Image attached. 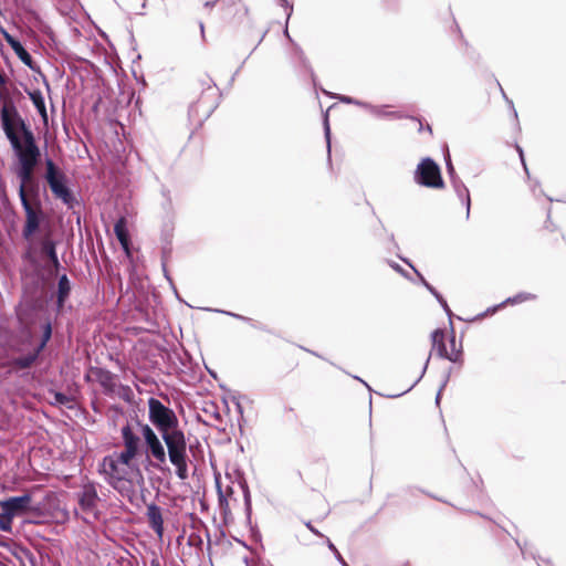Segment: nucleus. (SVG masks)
Here are the masks:
<instances>
[{
	"instance_id": "1",
	"label": "nucleus",
	"mask_w": 566,
	"mask_h": 566,
	"mask_svg": "<svg viewBox=\"0 0 566 566\" xmlns=\"http://www.w3.org/2000/svg\"><path fill=\"white\" fill-rule=\"evenodd\" d=\"M147 405L148 420L160 433L168 448V459L176 468L177 476L180 480L187 479V442L185 433L178 428L179 420L177 415L157 398L150 397Z\"/></svg>"
},
{
	"instance_id": "2",
	"label": "nucleus",
	"mask_w": 566,
	"mask_h": 566,
	"mask_svg": "<svg viewBox=\"0 0 566 566\" xmlns=\"http://www.w3.org/2000/svg\"><path fill=\"white\" fill-rule=\"evenodd\" d=\"M2 128L14 150L19 165L35 167L40 158V149L35 144L33 133L27 127L24 120L6 107L1 111Z\"/></svg>"
},
{
	"instance_id": "3",
	"label": "nucleus",
	"mask_w": 566,
	"mask_h": 566,
	"mask_svg": "<svg viewBox=\"0 0 566 566\" xmlns=\"http://www.w3.org/2000/svg\"><path fill=\"white\" fill-rule=\"evenodd\" d=\"M139 431L144 440L145 454L153 468L163 470L167 462L168 450L157 432L148 424L138 422Z\"/></svg>"
},
{
	"instance_id": "4",
	"label": "nucleus",
	"mask_w": 566,
	"mask_h": 566,
	"mask_svg": "<svg viewBox=\"0 0 566 566\" xmlns=\"http://www.w3.org/2000/svg\"><path fill=\"white\" fill-rule=\"evenodd\" d=\"M98 473L115 490H120L124 483L134 480L112 453L102 459L98 464Z\"/></svg>"
},
{
	"instance_id": "5",
	"label": "nucleus",
	"mask_w": 566,
	"mask_h": 566,
	"mask_svg": "<svg viewBox=\"0 0 566 566\" xmlns=\"http://www.w3.org/2000/svg\"><path fill=\"white\" fill-rule=\"evenodd\" d=\"M46 174L45 179L50 189L56 199H60L69 208L74 206V197L65 185V177L60 172L51 159H46Z\"/></svg>"
},
{
	"instance_id": "6",
	"label": "nucleus",
	"mask_w": 566,
	"mask_h": 566,
	"mask_svg": "<svg viewBox=\"0 0 566 566\" xmlns=\"http://www.w3.org/2000/svg\"><path fill=\"white\" fill-rule=\"evenodd\" d=\"M415 181L427 188H443L440 167L429 157L423 158L415 171Z\"/></svg>"
},
{
	"instance_id": "7",
	"label": "nucleus",
	"mask_w": 566,
	"mask_h": 566,
	"mask_svg": "<svg viewBox=\"0 0 566 566\" xmlns=\"http://www.w3.org/2000/svg\"><path fill=\"white\" fill-rule=\"evenodd\" d=\"M20 201L25 214L22 237L25 240H30L40 230L41 223L45 220L46 216L42 203H36V206H34L25 198L20 199Z\"/></svg>"
},
{
	"instance_id": "8",
	"label": "nucleus",
	"mask_w": 566,
	"mask_h": 566,
	"mask_svg": "<svg viewBox=\"0 0 566 566\" xmlns=\"http://www.w3.org/2000/svg\"><path fill=\"white\" fill-rule=\"evenodd\" d=\"M77 501L85 522L97 518V505L99 496L95 483H84L77 493Z\"/></svg>"
},
{
	"instance_id": "9",
	"label": "nucleus",
	"mask_w": 566,
	"mask_h": 566,
	"mask_svg": "<svg viewBox=\"0 0 566 566\" xmlns=\"http://www.w3.org/2000/svg\"><path fill=\"white\" fill-rule=\"evenodd\" d=\"M30 504L31 496L29 494H24L1 501L0 507L3 512L14 517L27 513L30 510Z\"/></svg>"
},
{
	"instance_id": "10",
	"label": "nucleus",
	"mask_w": 566,
	"mask_h": 566,
	"mask_svg": "<svg viewBox=\"0 0 566 566\" xmlns=\"http://www.w3.org/2000/svg\"><path fill=\"white\" fill-rule=\"evenodd\" d=\"M120 436L123 441V450L130 451L140 455L142 439L139 434L134 432L129 423H126L122 427Z\"/></svg>"
},
{
	"instance_id": "11",
	"label": "nucleus",
	"mask_w": 566,
	"mask_h": 566,
	"mask_svg": "<svg viewBox=\"0 0 566 566\" xmlns=\"http://www.w3.org/2000/svg\"><path fill=\"white\" fill-rule=\"evenodd\" d=\"M112 454L117 459L119 464L124 467V469L133 476V479L135 476L140 475V469L137 463V458L139 457V454L126 450L113 452Z\"/></svg>"
},
{
	"instance_id": "12",
	"label": "nucleus",
	"mask_w": 566,
	"mask_h": 566,
	"mask_svg": "<svg viewBox=\"0 0 566 566\" xmlns=\"http://www.w3.org/2000/svg\"><path fill=\"white\" fill-rule=\"evenodd\" d=\"M432 340V349L437 352V354L450 361H458L460 358V352L449 353L444 343V333L441 329H436L431 334Z\"/></svg>"
},
{
	"instance_id": "13",
	"label": "nucleus",
	"mask_w": 566,
	"mask_h": 566,
	"mask_svg": "<svg viewBox=\"0 0 566 566\" xmlns=\"http://www.w3.org/2000/svg\"><path fill=\"white\" fill-rule=\"evenodd\" d=\"M146 516L150 528L157 534L159 538L164 535V518L161 509L155 503L147 504Z\"/></svg>"
},
{
	"instance_id": "14",
	"label": "nucleus",
	"mask_w": 566,
	"mask_h": 566,
	"mask_svg": "<svg viewBox=\"0 0 566 566\" xmlns=\"http://www.w3.org/2000/svg\"><path fill=\"white\" fill-rule=\"evenodd\" d=\"M0 31L7 41V43L11 46L17 56L21 60L23 64L29 67H32V56L30 53L23 48L20 41L14 39L6 29L0 25Z\"/></svg>"
},
{
	"instance_id": "15",
	"label": "nucleus",
	"mask_w": 566,
	"mask_h": 566,
	"mask_svg": "<svg viewBox=\"0 0 566 566\" xmlns=\"http://www.w3.org/2000/svg\"><path fill=\"white\" fill-rule=\"evenodd\" d=\"M34 168L35 167H31L29 165H19L18 168L15 169V175H17V178L19 179L20 184H19V188H18V193H19V198L22 199V198H25V191H27V187H28V184L34 181Z\"/></svg>"
},
{
	"instance_id": "16",
	"label": "nucleus",
	"mask_w": 566,
	"mask_h": 566,
	"mask_svg": "<svg viewBox=\"0 0 566 566\" xmlns=\"http://www.w3.org/2000/svg\"><path fill=\"white\" fill-rule=\"evenodd\" d=\"M366 111L376 118L401 119L403 114L398 111H389L387 105H366Z\"/></svg>"
},
{
	"instance_id": "17",
	"label": "nucleus",
	"mask_w": 566,
	"mask_h": 566,
	"mask_svg": "<svg viewBox=\"0 0 566 566\" xmlns=\"http://www.w3.org/2000/svg\"><path fill=\"white\" fill-rule=\"evenodd\" d=\"M56 243L55 241L49 235L45 234L41 241H40V249L41 253L48 256V259L51 261V263L57 268L60 265L59 258L56 254Z\"/></svg>"
},
{
	"instance_id": "18",
	"label": "nucleus",
	"mask_w": 566,
	"mask_h": 566,
	"mask_svg": "<svg viewBox=\"0 0 566 566\" xmlns=\"http://www.w3.org/2000/svg\"><path fill=\"white\" fill-rule=\"evenodd\" d=\"M451 184H452V187H453L458 198L461 200V202L465 207L467 219H468L470 217V208H471V198H470L469 189L461 181V179L459 177H452Z\"/></svg>"
},
{
	"instance_id": "19",
	"label": "nucleus",
	"mask_w": 566,
	"mask_h": 566,
	"mask_svg": "<svg viewBox=\"0 0 566 566\" xmlns=\"http://www.w3.org/2000/svg\"><path fill=\"white\" fill-rule=\"evenodd\" d=\"M536 297L537 296L535 294H533V293L521 292V293H517L514 296L507 297L501 304L488 308L486 314H493L499 308H501V307H503L505 305H515V304H520V303L527 302V301H534V300H536Z\"/></svg>"
},
{
	"instance_id": "20",
	"label": "nucleus",
	"mask_w": 566,
	"mask_h": 566,
	"mask_svg": "<svg viewBox=\"0 0 566 566\" xmlns=\"http://www.w3.org/2000/svg\"><path fill=\"white\" fill-rule=\"evenodd\" d=\"M95 376L106 392H113L116 388L115 376L106 369H97Z\"/></svg>"
},
{
	"instance_id": "21",
	"label": "nucleus",
	"mask_w": 566,
	"mask_h": 566,
	"mask_svg": "<svg viewBox=\"0 0 566 566\" xmlns=\"http://www.w3.org/2000/svg\"><path fill=\"white\" fill-rule=\"evenodd\" d=\"M114 232L122 244L123 249L128 252V232L126 229V221L124 218H120L114 226Z\"/></svg>"
},
{
	"instance_id": "22",
	"label": "nucleus",
	"mask_w": 566,
	"mask_h": 566,
	"mask_svg": "<svg viewBox=\"0 0 566 566\" xmlns=\"http://www.w3.org/2000/svg\"><path fill=\"white\" fill-rule=\"evenodd\" d=\"M43 348V344H41L39 346V348L36 350H34L33 353H29L28 355L25 356H22V357H19V358H15L13 361H12V366L14 368H18V369H25V368H29L38 358L39 356V352Z\"/></svg>"
},
{
	"instance_id": "23",
	"label": "nucleus",
	"mask_w": 566,
	"mask_h": 566,
	"mask_svg": "<svg viewBox=\"0 0 566 566\" xmlns=\"http://www.w3.org/2000/svg\"><path fill=\"white\" fill-rule=\"evenodd\" d=\"M25 199L34 206H36V203H42L40 199V186L36 180L28 184Z\"/></svg>"
},
{
	"instance_id": "24",
	"label": "nucleus",
	"mask_w": 566,
	"mask_h": 566,
	"mask_svg": "<svg viewBox=\"0 0 566 566\" xmlns=\"http://www.w3.org/2000/svg\"><path fill=\"white\" fill-rule=\"evenodd\" d=\"M57 287V301L60 304H62L64 300L67 297L71 290L70 281L66 275H62L60 277Z\"/></svg>"
},
{
	"instance_id": "25",
	"label": "nucleus",
	"mask_w": 566,
	"mask_h": 566,
	"mask_svg": "<svg viewBox=\"0 0 566 566\" xmlns=\"http://www.w3.org/2000/svg\"><path fill=\"white\" fill-rule=\"evenodd\" d=\"M405 263H407L415 272L416 274L419 276L420 279V282L422 283V285L437 298V301L442 296L430 283L427 282V280L421 275V273H419L415 268L413 265L407 260V259H403V258H400Z\"/></svg>"
},
{
	"instance_id": "26",
	"label": "nucleus",
	"mask_w": 566,
	"mask_h": 566,
	"mask_svg": "<svg viewBox=\"0 0 566 566\" xmlns=\"http://www.w3.org/2000/svg\"><path fill=\"white\" fill-rule=\"evenodd\" d=\"M30 99L32 101L33 105L35 106L36 111L39 108H42V106L45 105L43 94L40 90H34L28 93Z\"/></svg>"
},
{
	"instance_id": "27",
	"label": "nucleus",
	"mask_w": 566,
	"mask_h": 566,
	"mask_svg": "<svg viewBox=\"0 0 566 566\" xmlns=\"http://www.w3.org/2000/svg\"><path fill=\"white\" fill-rule=\"evenodd\" d=\"M12 520H13V516H11L8 513L2 511L0 514V530L2 532H11Z\"/></svg>"
},
{
	"instance_id": "28",
	"label": "nucleus",
	"mask_w": 566,
	"mask_h": 566,
	"mask_svg": "<svg viewBox=\"0 0 566 566\" xmlns=\"http://www.w3.org/2000/svg\"><path fill=\"white\" fill-rule=\"evenodd\" d=\"M340 102L343 103H346V104H354V105H357L359 107H363L366 109V105H368L369 103H366V102H363V101H359V99H355L350 96H345V95H339V96H336Z\"/></svg>"
},
{
	"instance_id": "29",
	"label": "nucleus",
	"mask_w": 566,
	"mask_h": 566,
	"mask_svg": "<svg viewBox=\"0 0 566 566\" xmlns=\"http://www.w3.org/2000/svg\"><path fill=\"white\" fill-rule=\"evenodd\" d=\"M324 133H325L326 143H327V151L329 154L331 153V128H329L327 113L324 116Z\"/></svg>"
},
{
	"instance_id": "30",
	"label": "nucleus",
	"mask_w": 566,
	"mask_h": 566,
	"mask_svg": "<svg viewBox=\"0 0 566 566\" xmlns=\"http://www.w3.org/2000/svg\"><path fill=\"white\" fill-rule=\"evenodd\" d=\"M281 1V6L285 8L286 10V22L289 21V19L291 18L292 13H293V6L289 3L287 0H280ZM284 34L290 38V34H289V31H287V25L285 27V30H284Z\"/></svg>"
},
{
	"instance_id": "31",
	"label": "nucleus",
	"mask_w": 566,
	"mask_h": 566,
	"mask_svg": "<svg viewBox=\"0 0 566 566\" xmlns=\"http://www.w3.org/2000/svg\"><path fill=\"white\" fill-rule=\"evenodd\" d=\"M388 264L389 266L395 270L396 272H398L399 274H401L402 276L405 277H408V274L407 272L396 262L394 261H388Z\"/></svg>"
},
{
	"instance_id": "32",
	"label": "nucleus",
	"mask_w": 566,
	"mask_h": 566,
	"mask_svg": "<svg viewBox=\"0 0 566 566\" xmlns=\"http://www.w3.org/2000/svg\"><path fill=\"white\" fill-rule=\"evenodd\" d=\"M55 401L61 405H66L69 402V398L65 395L57 392L55 394Z\"/></svg>"
},
{
	"instance_id": "33",
	"label": "nucleus",
	"mask_w": 566,
	"mask_h": 566,
	"mask_svg": "<svg viewBox=\"0 0 566 566\" xmlns=\"http://www.w3.org/2000/svg\"><path fill=\"white\" fill-rule=\"evenodd\" d=\"M438 302L440 303V305L442 306V308L444 310V312L448 314V316H451L452 312L447 303V301L441 296Z\"/></svg>"
},
{
	"instance_id": "34",
	"label": "nucleus",
	"mask_w": 566,
	"mask_h": 566,
	"mask_svg": "<svg viewBox=\"0 0 566 566\" xmlns=\"http://www.w3.org/2000/svg\"><path fill=\"white\" fill-rule=\"evenodd\" d=\"M305 526L316 536L325 537L317 528H315L311 522H305Z\"/></svg>"
},
{
	"instance_id": "35",
	"label": "nucleus",
	"mask_w": 566,
	"mask_h": 566,
	"mask_svg": "<svg viewBox=\"0 0 566 566\" xmlns=\"http://www.w3.org/2000/svg\"><path fill=\"white\" fill-rule=\"evenodd\" d=\"M223 313L229 315V316H232V317H234L237 319H241V321L249 322V323L252 322L251 318L242 316V315H239V314H235V313H232V312H223Z\"/></svg>"
},
{
	"instance_id": "36",
	"label": "nucleus",
	"mask_w": 566,
	"mask_h": 566,
	"mask_svg": "<svg viewBox=\"0 0 566 566\" xmlns=\"http://www.w3.org/2000/svg\"><path fill=\"white\" fill-rule=\"evenodd\" d=\"M447 170H448V174L450 175L451 179H452V177H457L455 176V171H454V167H453L450 158H448V160H447Z\"/></svg>"
},
{
	"instance_id": "37",
	"label": "nucleus",
	"mask_w": 566,
	"mask_h": 566,
	"mask_svg": "<svg viewBox=\"0 0 566 566\" xmlns=\"http://www.w3.org/2000/svg\"><path fill=\"white\" fill-rule=\"evenodd\" d=\"M38 113L40 114V116H41V118H42L43 123H44V124H46V123H48V113H46L45 105H44V106H42V108H39V109H38Z\"/></svg>"
},
{
	"instance_id": "38",
	"label": "nucleus",
	"mask_w": 566,
	"mask_h": 566,
	"mask_svg": "<svg viewBox=\"0 0 566 566\" xmlns=\"http://www.w3.org/2000/svg\"><path fill=\"white\" fill-rule=\"evenodd\" d=\"M516 150L520 155V158H521V161H522V165L526 171V174H528V170H527V167H526V164H525V160H524V154H523V149L520 147V146H516Z\"/></svg>"
},
{
	"instance_id": "39",
	"label": "nucleus",
	"mask_w": 566,
	"mask_h": 566,
	"mask_svg": "<svg viewBox=\"0 0 566 566\" xmlns=\"http://www.w3.org/2000/svg\"><path fill=\"white\" fill-rule=\"evenodd\" d=\"M325 539V543L328 547V549L333 553L336 552V546L332 543V541L328 537H323Z\"/></svg>"
},
{
	"instance_id": "40",
	"label": "nucleus",
	"mask_w": 566,
	"mask_h": 566,
	"mask_svg": "<svg viewBox=\"0 0 566 566\" xmlns=\"http://www.w3.org/2000/svg\"><path fill=\"white\" fill-rule=\"evenodd\" d=\"M217 2H218V0H207V1L205 2V4H203V6H205V8H207V9H211V8H213V7H214V4H216Z\"/></svg>"
},
{
	"instance_id": "41",
	"label": "nucleus",
	"mask_w": 566,
	"mask_h": 566,
	"mask_svg": "<svg viewBox=\"0 0 566 566\" xmlns=\"http://www.w3.org/2000/svg\"><path fill=\"white\" fill-rule=\"evenodd\" d=\"M44 336H45V338H44V340H43V343H42L43 345L45 344V342H46V340L50 338V336H51V327H50V325H48L46 333H44Z\"/></svg>"
},
{
	"instance_id": "42",
	"label": "nucleus",
	"mask_w": 566,
	"mask_h": 566,
	"mask_svg": "<svg viewBox=\"0 0 566 566\" xmlns=\"http://www.w3.org/2000/svg\"><path fill=\"white\" fill-rule=\"evenodd\" d=\"M450 343H451V346H452L450 353L459 352L458 349H455V338H454V336L451 338Z\"/></svg>"
},
{
	"instance_id": "43",
	"label": "nucleus",
	"mask_w": 566,
	"mask_h": 566,
	"mask_svg": "<svg viewBox=\"0 0 566 566\" xmlns=\"http://www.w3.org/2000/svg\"><path fill=\"white\" fill-rule=\"evenodd\" d=\"M337 562L342 565V566H349L346 560L343 558L342 555H338L337 557Z\"/></svg>"
},
{
	"instance_id": "44",
	"label": "nucleus",
	"mask_w": 566,
	"mask_h": 566,
	"mask_svg": "<svg viewBox=\"0 0 566 566\" xmlns=\"http://www.w3.org/2000/svg\"><path fill=\"white\" fill-rule=\"evenodd\" d=\"M244 499H245L247 507H248V510H250V496H249V493H245Z\"/></svg>"
},
{
	"instance_id": "45",
	"label": "nucleus",
	"mask_w": 566,
	"mask_h": 566,
	"mask_svg": "<svg viewBox=\"0 0 566 566\" xmlns=\"http://www.w3.org/2000/svg\"><path fill=\"white\" fill-rule=\"evenodd\" d=\"M150 566H160L159 562L157 559H153L150 562Z\"/></svg>"
},
{
	"instance_id": "46",
	"label": "nucleus",
	"mask_w": 566,
	"mask_h": 566,
	"mask_svg": "<svg viewBox=\"0 0 566 566\" xmlns=\"http://www.w3.org/2000/svg\"><path fill=\"white\" fill-rule=\"evenodd\" d=\"M428 363H429V358L427 359L424 366H423V369H422V373H421V376L424 374L426 369H427V366H428Z\"/></svg>"
},
{
	"instance_id": "47",
	"label": "nucleus",
	"mask_w": 566,
	"mask_h": 566,
	"mask_svg": "<svg viewBox=\"0 0 566 566\" xmlns=\"http://www.w3.org/2000/svg\"><path fill=\"white\" fill-rule=\"evenodd\" d=\"M335 558L337 559L338 555H340V553L338 552V549L336 548V552H333Z\"/></svg>"
},
{
	"instance_id": "48",
	"label": "nucleus",
	"mask_w": 566,
	"mask_h": 566,
	"mask_svg": "<svg viewBox=\"0 0 566 566\" xmlns=\"http://www.w3.org/2000/svg\"><path fill=\"white\" fill-rule=\"evenodd\" d=\"M539 566H552L549 562H544L543 565Z\"/></svg>"
},
{
	"instance_id": "49",
	"label": "nucleus",
	"mask_w": 566,
	"mask_h": 566,
	"mask_svg": "<svg viewBox=\"0 0 566 566\" xmlns=\"http://www.w3.org/2000/svg\"><path fill=\"white\" fill-rule=\"evenodd\" d=\"M440 395H441V392L439 391V392H438V395H437V399H436V400H437V402H439Z\"/></svg>"
},
{
	"instance_id": "50",
	"label": "nucleus",
	"mask_w": 566,
	"mask_h": 566,
	"mask_svg": "<svg viewBox=\"0 0 566 566\" xmlns=\"http://www.w3.org/2000/svg\"><path fill=\"white\" fill-rule=\"evenodd\" d=\"M420 378H421V377L417 378V380H415V381H413V386H415V385H417V384H418V381H420Z\"/></svg>"
},
{
	"instance_id": "51",
	"label": "nucleus",
	"mask_w": 566,
	"mask_h": 566,
	"mask_svg": "<svg viewBox=\"0 0 566 566\" xmlns=\"http://www.w3.org/2000/svg\"><path fill=\"white\" fill-rule=\"evenodd\" d=\"M420 378H421V377L417 378V380H415V381H413V386H415V385H417V384H418V381H420Z\"/></svg>"
},
{
	"instance_id": "52",
	"label": "nucleus",
	"mask_w": 566,
	"mask_h": 566,
	"mask_svg": "<svg viewBox=\"0 0 566 566\" xmlns=\"http://www.w3.org/2000/svg\"><path fill=\"white\" fill-rule=\"evenodd\" d=\"M420 378H421V377L417 378V380H415V381H413V386H415V385H417V384H418V381H420Z\"/></svg>"
},
{
	"instance_id": "53",
	"label": "nucleus",
	"mask_w": 566,
	"mask_h": 566,
	"mask_svg": "<svg viewBox=\"0 0 566 566\" xmlns=\"http://www.w3.org/2000/svg\"><path fill=\"white\" fill-rule=\"evenodd\" d=\"M547 219H548V220L551 219V210H548Z\"/></svg>"
},
{
	"instance_id": "54",
	"label": "nucleus",
	"mask_w": 566,
	"mask_h": 566,
	"mask_svg": "<svg viewBox=\"0 0 566 566\" xmlns=\"http://www.w3.org/2000/svg\"><path fill=\"white\" fill-rule=\"evenodd\" d=\"M200 29H201V32H203V24L200 23Z\"/></svg>"
},
{
	"instance_id": "55",
	"label": "nucleus",
	"mask_w": 566,
	"mask_h": 566,
	"mask_svg": "<svg viewBox=\"0 0 566 566\" xmlns=\"http://www.w3.org/2000/svg\"><path fill=\"white\" fill-rule=\"evenodd\" d=\"M359 380L361 381V384H364V386H367V382H365V380H361V379H359Z\"/></svg>"
},
{
	"instance_id": "56",
	"label": "nucleus",
	"mask_w": 566,
	"mask_h": 566,
	"mask_svg": "<svg viewBox=\"0 0 566 566\" xmlns=\"http://www.w3.org/2000/svg\"><path fill=\"white\" fill-rule=\"evenodd\" d=\"M359 380L361 381V384H364V386H367V382H365V380H361V379H359Z\"/></svg>"
}]
</instances>
